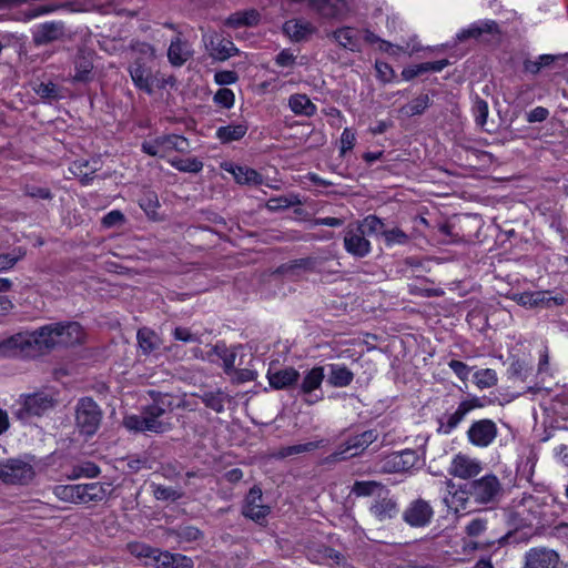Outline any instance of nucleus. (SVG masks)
Masks as SVG:
<instances>
[{
    "instance_id": "obj_1",
    "label": "nucleus",
    "mask_w": 568,
    "mask_h": 568,
    "mask_svg": "<svg viewBox=\"0 0 568 568\" xmlns=\"http://www.w3.org/2000/svg\"><path fill=\"white\" fill-rule=\"evenodd\" d=\"M152 403L142 407L139 415H128L123 418V426L135 433L162 434L173 428L172 412L173 399L169 394L149 390Z\"/></svg>"
},
{
    "instance_id": "obj_2",
    "label": "nucleus",
    "mask_w": 568,
    "mask_h": 568,
    "mask_svg": "<svg viewBox=\"0 0 568 568\" xmlns=\"http://www.w3.org/2000/svg\"><path fill=\"white\" fill-rule=\"evenodd\" d=\"M376 440L377 434L372 429L355 435L348 438L344 444L339 445L334 453L325 457L324 464H334L337 462L346 460L351 457L358 456Z\"/></svg>"
},
{
    "instance_id": "obj_3",
    "label": "nucleus",
    "mask_w": 568,
    "mask_h": 568,
    "mask_svg": "<svg viewBox=\"0 0 568 568\" xmlns=\"http://www.w3.org/2000/svg\"><path fill=\"white\" fill-rule=\"evenodd\" d=\"M102 420V410L90 397L81 398L75 406V425L81 434L92 436Z\"/></svg>"
},
{
    "instance_id": "obj_4",
    "label": "nucleus",
    "mask_w": 568,
    "mask_h": 568,
    "mask_svg": "<svg viewBox=\"0 0 568 568\" xmlns=\"http://www.w3.org/2000/svg\"><path fill=\"white\" fill-rule=\"evenodd\" d=\"M34 477L33 467L19 458L0 460V481L6 485H27Z\"/></svg>"
},
{
    "instance_id": "obj_5",
    "label": "nucleus",
    "mask_w": 568,
    "mask_h": 568,
    "mask_svg": "<svg viewBox=\"0 0 568 568\" xmlns=\"http://www.w3.org/2000/svg\"><path fill=\"white\" fill-rule=\"evenodd\" d=\"M501 484L493 474L485 475L479 479L473 480L468 485L469 497L479 505L495 503L501 495Z\"/></svg>"
},
{
    "instance_id": "obj_6",
    "label": "nucleus",
    "mask_w": 568,
    "mask_h": 568,
    "mask_svg": "<svg viewBox=\"0 0 568 568\" xmlns=\"http://www.w3.org/2000/svg\"><path fill=\"white\" fill-rule=\"evenodd\" d=\"M14 412L17 418L27 420L32 416H41L53 407V399L45 393L21 395Z\"/></svg>"
},
{
    "instance_id": "obj_7",
    "label": "nucleus",
    "mask_w": 568,
    "mask_h": 568,
    "mask_svg": "<svg viewBox=\"0 0 568 568\" xmlns=\"http://www.w3.org/2000/svg\"><path fill=\"white\" fill-rule=\"evenodd\" d=\"M34 357L50 353L60 344L58 324H49L30 332Z\"/></svg>"
},
{
    "instance_id": "obj_8",
    "label": "nucleus",
    "mask_w": 568,
    "mask_h": 568,
    "mask_svg": "<svg viewBox=\"0 0 568 568\" xmlns=\"http://www.w3.org/2000/svg\"><path fill=\"white\" fill-rule=\"evenodd\" d=\"M560 565L559 552L549 547H531L524 555L523 568H560Z\"/></svg>"
},
{
    "instance_id": "obj_9",
    "label": "nucleus",
    "mask_w": 568,
    "mask_h": 568,
    "mask_svg": "<svg viewBox=\"0 0 568 568\" xmlns=\"http://www.w3.org/2000/svg\"><path fill=\"white\" fill-rule=\"evenodd\" d=\"M0 356L34 358L30 332L17 333L1 341Z\"/></svg>"
},
{
    "instance_id": "obj_10",
    "label": "nucleus",
    "mask_w": 568,
    "mask_h": 568,
    "mask_svg": "<svg viewBox=\"0 0 568 568\" xmlns=\"http://www.w3.org/2000/svg\"><path fill=\"white\" fill-rule=\"evenodd\" d=\"M498 428L491 419L474 422L467 430L468 442L479 448L488 447L497 437Z\"/></svg>"
},
{
    "instance_id": "obj_11",
    "label": "nucleus",
    "mask_w": 568,
    "mask_h": 568,
    "mask_svg": "<svg viewBox=\"0 0 568 568\" xmlns=\"http://www.w3.org/2000/svg\"><path fill=\"white\" fill-rule=\"evenodd\" d=\"M417 460L418 457L414 450L396 452L381 460L379 471L383 474L404 473L413 468Z\"/></svg>"
},
{
    "instance_id": "obj_12",
    "label": "nucleus",
    "mask_w": 568,
    "mask_h": 568,
    "mask_svg": "<svg viewBox=\"0 0 568 568\" xmlns=\"http://www.w3.org/2000/svg\"><path fill=\"white\" fill-rule=\"evenodd\" d=\"M434 517V509L430 504L422 498L413 500L404 510L403 519L410 527H425Z\"/></svg>"
},
{
    "instance_id": "obj_13",
    "label": "nucleus",
    "mask_w": 568,
    "mask_h": 568,
    "mask_svg": "<svg viewBox=\"0 0 568 568\" xmlns=\"http://www.w3.org/2000/svg\"><path fill=\"white\" fill-rule=\"evenodd\" d=\"M202 40L210 57L215 60L224 61L239 52L231 40L223 38L216 32L204 33Z\"/></svg>"
},
{
    "instance_id": "obj_14",
    "label": "nucleus",
    "mask_w": 568,
    "mask_h": 568,
    "mask_svg": "<svg viewBox=\"0 0 568 568\" xmlns=\"http://www.w3.org/2000/svg\"><path fill=\"white\" fill-rule=\"evenodd\" d=\"M241 346L229 347L224 342H219L202 356V359L210 363L216 364L219 361L222 362L224 373L231 375L234 371L235 361L237 357V349Z\"/></svg>"
},
{
    "instance_id": "obj_15",
    "label": "nucleus",
    "mask_w": 568,
    "mask_h": 568,
    "mask_svg": "<svg viewBox=\"0 0 568 568\" xmlns=\"http://www.w3.org/2000/svg\"><path fill=\"white\" fill-rule=\"evenodd\" d=\"M481 470L483 465L478 459L462 453L454 456L448 468L449 475L462 479L475 477Z\"/></svg>"
},
{
    "instance_id": "obj_16",
    "label": "nucleus",
    "mask_w": 568,
    "mask_h": 568,
    "mask_svg": "<svg viewBox=\"0 0 568 568\" xmlns=\"http://www.w3.org/2000/svg\"><path fill=\"white\" fill-rule=\"evenodd\" d=\"M242 514L256 523H261L270 514V507L263 504L262 490L258 487L254 486L250 489Z\"/></svg>"
},
{
    "instance_id": "obj_17",
    "label": "nucleus",
    "mask_w": 568,
    "mask_h": 568,
    "mask_svg": "<svg viewBox=\"0 0 568 568\" xmlns=\"http://www.w3.org/2000/svg\"><path fill=\"white\" fill-rule=\"evenodd\" d=\"M130 77L134 85L148 93H153L154 77L151 68H149L142 58H136L133 63L129 67Z\"/></svg>"
},
{
    "instance_id": "obj_18",
    "label": "nucleus",
    "mask_w": 568,
    "mask_h": 568,
    "mask_svg": "<svg viewBox=\"0 0 568 568\" xmlns=\"http://www.w3.org/2000/svg\"><path fill=\"white\" fill-rule=\"evenodd\" d=\"M365 234L356 226L349 227L344 236L345 250L357 257H364L371 252V243Z\"/></svg>"
},
{
    "instance_id": "obj_19",
    "label": "nucleus",
    "mask_w": 568,
    "mask_h": 568,
    "mask_svg": "<svg viewBox=\"0 0 568 568\" xmlns=\"http://www.w3.org/2000/svg\"><path fill=\"white\" fill-rule=\"evenodd\" d=\"M311 7L327 19L342 20L349 11L345 0H311Z\"/></svg>"
},
{
    "instance_id": "obj_20",
    "label": "nucleus",
    "mask_w": 568,
    "mask_h": 568,
    "mask_svg": "<svg viewBox=\"0 0 568 568\" xmlns=\"http://www.w3.org/2000/svg\"><path fill=\"white\" fill-rule=\"evenodd\" d=\"M191 43L182 39L180 33L171 40L168 49V59L173 67H182L193 57Z\"/></svg>"
},
{
    "instance_id": "obj_21",
    "label": "nucleus",
    "mask_w": 568,
    "mask_h": 568,
    "mask_svg": "<svg viewBox=\"0 0 568 568\" xmlns=\"http://www.w3.org/2000/svg\"><path fill=\"white\" fill-rule=\"evenodd\" d=\"M324 377V368L322 366L313 367L305 374L300 385V393L306 396V403L314 404L321 399V397L312 398V393L321 387Z\"/></svg>"
},
{
    "instance_id": "obj_22",
    "label": "nucleus",
    "mask_w": 568,
    "mask_h": 568,
    "mask_svg": "<svg viewBox=\"0 0 568 568\" xmlns=\"http://www.w3.org/2000/svg\"><path fill=\"white\" fill-rule=\"evenodd\" d=\"M64 24L60 21L40 24L33 33V42L43 45L61 39L64 36Z\"/></svg>"
},
{
    "instance_id": "obj_23",
    "label": "nucleus",
    "mask_w": 568,
    "mask_h": 568,
    "mask_svg": "<svg viewBox=\"0 0 568 568\" xmlns=\"http://www.w3.org/2000/svg\"><path fill=\"white\" fill-rule=\"evenodd\" d=\"M516 514L525 521L539 518L542 513V505L539 498L532 495H524L518 501H514Z\"/></svg>"
},
{
    "instance_id": "obj_24",
    "label": "nucleus",
    "mask_w": 568,
    "mask_h": 568,
    "mask_svg": "<svg viewBox=\"0 0 568 568\" xmlns=\"http://www.w3.org/2000/svg\"><path fill=\"white\" fill-rule=\"evenodd\" d=\"M477 405L469 400L462 402L454 413L447 414L440 419L438 430L445 435L450 434Z\"/></svg>"
},
{
    "instance_id": "obj_25",
    "label": "nucleus",
    "mask_w": 568,
    "mask_h": 568,
    "mask_svg": "<svg viewBox=\"0 0 568 568\" xmlns=\"http://www.w3.org/2000/svg\"><path fill=\"white\" fill-rule=\"evenodd\" d=\"M222 169L231 173L239 184L260 185L263 183V176L248 166L226 162L222 164Z\"/></svg>"
},
{
    "instance_id": "obj_26",
    "label": "nucleus",
    "mask_w": 568,
    "mask_h": 568,
    "mask_svg": "<svg viewBox=\"0 0 568 568\" xmlns=\"http://www.w3.org/2000/svg\"><path fill=\"white\" fill-rule=\"evenodd\" d=\"M484 34H489L493 37L499 36L500 30L498 24L494 20H486L479 23H474L467 29H463L459 33H457V40L462 42L469 38L478 39Z\"/></svg>"
},
{
    "instance_id": "obj_27",
    "label": "nucleus",
    "mask_w": 568,
    "mask_h": 568,
    "mask_svg": "<svg viewBox=\"0 0 568 568\" xmlns=\"http://www.w3.org/2000/svg\"><path fill=\"white\" fill-rule=\"evenodd\" d=\"M61 346H73L84 339V332L77 322L57 323Z\"/></svg>"
},
{
    "instance_id": "obj_28",
    "label": "nucleus",
    "mask_w": 568,
    "mask_h": 568,
    "mask_svg": "<svg viewBox=\"0 0 568 568\" xmlns=\"http://www.w3.org/2000/svg\"><path fill=\"white\" fill-rule=\"evenodd\" d=\"M270 385L275 389H285L295 385L300 378V373L293 367H286L276 372H267Z\"/></svg>"
},
{
    "instance_id": "obj_29",
    "label": "nucleus",
    "mask_w": 568,
    "mask_h": 568,
    "mask_svg": "<svg viewBox=\"0 0 568 568\" xmlns=\"http://www.w3.org/2000/svg\"><path fill=\"white\" fill-rule=\"evenodd\" d=\"M160 568H194L192 558L182 554L159 550L156 561Z\"/></svg>"
},
{
    "instance_id": "obj_30",
    "label": "nucleus",
    "mask_w": 568,
    "mask_h": 568,
    "mask_svg": "<svg viewBox=\"0 0 568 568\" xmlns=\"http://www.w3.org/2000/svg\"><path fill=\"white\" fill-rule=\"evenodd\" d=\"M342 48L353 52L361 50L357 31L351 27H343L329 34Z\"/></svg>"
},
{
    "instance_id": "obj_31",
    "label": "nucleus",
    "mask_w": 568,
    "mask_h": 568,
    "mask_svg": "<svg viewBox=\"0 0 568 568\" xmlns=\"http://www.w3.org/2000/svg\"><path fill=\"white\" fill-rule=\"evenodd\" d=\"M312 23L304 20H288L283 26L284 33L294 41L305 40L314 32Z\"/></svg>"
},
{
    "instance_id": "obj_32",
    "label": "nucleus",
    "mask_w": 568,
    "mask_h": 568,
    "mask_svg": "<svg viewBox=\"0 0 568 568\" xmlns=\"http://www.w3.org/2000/svg\"><path fill=\"white\" fill-rule=\"evenodd\" d=\"M109 487L101 483L81 484V504L102 501L109 494Z\"/></svg>"
},
{
    "instance_id": "obj_33",
    "label": "nucleus",
    "mask_w": 568,
    "mask_h": 568,
    "mask_svg": "<svg viewBox=\"0 0 568 568\" xmlns=\"http://www.w3.org/2000/svg\"><path fill=\"white\" fill-rule=\"evenodd\" d=\"M288 106L296 115L312 116L316 113V105L306 94L296 93L290 97Z\"/></svg>"
},
{
    "instance_id": "obj_34",
    "label": "nucleus",
    "mask_w": 568,
    "mask_h": 568,
    "mask_svg": "<svg viewBox=\"0 0 568 568\" xmlns=\"http://www.w3.org/2000/svg\"><path fill=\"white\" fill-rule=\"evenodd\" d=\"M371 513L379 521L392 519L398 513L397 503L392 498L378 499L372 505Z\"/></svg>"
},
{
    "instance_id": "obj_35",
    "label": "nucleus",
    "mask_w": 568,
    "mask_h": 568,
    "mask_svg": "<svg viewBox=\"0 0 568 568\" xmlns=\"http://www.w3.org/2000/svg\"><path fill=\"white\" fill-rule=\"evenodd\" d=\"M354 379V374L343 365H329V374L327 382L334 387H346Z\"/></svg>"
},
{
    "instance_id": "obj_36",
    "label": "nucleus",
    "mask_w": 568,
    "mask_h": 568,
    "mask_svg": "<svg viewBox=\"0 0 568 568\" xmlns=\"http://www.w3.org/2000/svg\"><path fill=\"white\" fill-rule=\"evenodd\" d=\"M138 343L143 354H151L160 347L159 336L151 329L143 327L138 331Z\"/></svg>"
},
{
    "instance_id": "obj_37",
    "label": "nucleus",
    "mask_w": 568,
    "mask_h": 568,
    "mask_svg": "<svg viewBox=\"0 0 568 568\" xmlns=\"http://www.w3.org/2000/svg\"><path fill=\"white\" fill-rule=\"evenodd\" d=\"M247 132V125L245 124H231L221 126L216 131V136L223 142L229 143L242 139Z\"/></svg>"
},
{
    "instance_id": "obj_38",
    "label": "nucleus",
    "mask_w": 568,
    "mask_h": 568,
    "mask_svg": "<svg viewBox=\"0 0 568 568\" xmlns=\"http://www.w3.org/2000/svg\"><path fill=\"white\" fill-rule=\"evenodd\" d=\"M81 484L59 485L54 488V495L62 501L81 504Z\"/></svg>"
},
{
    "instance_id": "obj_39",
    "label": "nucleus",
    "mask_w": 568,
    "mask_h": 568,
    "mask_svg": "<svg viewBox=\"0 0 568 568\" xmlns=\"http://www.w3.org/2000/svg\"><path fill=\"white\" fill-rule=\"evenodd\" d=\"M430 99L427 94H420L400 108V113L406 116L419 115L429 106Z\"/></svg>"
},
{
    "instance_id": "obj_40",
    "label": "nucleus",
    "mask_w": 568,
    "mask_h": 568,
    "mask_svg": "<svg viewBox=\"0 0 568 568\" xmlns=\"http://www.w3.org/2000/svg\"><path fill=\"white\" fill-rule=\"evenodd\" d=\"M562 57L564 55L541 54L537 60H526L524 62V69L531 74H537L542 68L550 67Z\"/></svg>"
},
{
    "instance_id": "obj_41",
    "label": "nucleus",
    "mask_w": 568,
    "mask_h": 568,
    "mask_svg": "<svg viewBox=\"0 0 568 568\" xmlns=\"http://www.w3.org/2000/svg\"><path fill=\"white\" fill-rule=\"evenodd\" d=\"M322 443H323V440H318V442H308L305 444H297V445L282 447L278 450L277 456L280 458H285V457H290L293 455L308 453V452L320 448L322 446Z\"/></svg>"
},
{
    "instance_id": "obj_42",
    "label": "nucleus",
    "mask_w": 568,
    "mask_h": 568,
    "mask_svg": "<svg viewBox=\"0 0 568 568\" xmlns=\"http://www.w3.org/2000/svg\"><path fill=\"white\" fill-rule=\"evenodd\" d=\"M514 300L521 306H542L546 301V292H525L521 294H515Z\"/></svg>"
},
{
    "instance_id": "obj_43",
    "label": "nucleus",
    "mask_w": 568,
    "mask_h": 568,
    "mask_svg": "<svg viewBox=\"0 0 568 568\" xmlns=\"http://www.w3.org/2000/svg\"><path fill=\"white\" fill-rule=\"evenodd\" d=\"M357 227L365 235L381 234L383 236V231H385V225L381 219L375 215L366 216Z\"/></svg>"
},
{
    "instance_id": "obj_44",
    "label": "nucleus",
    "mask_w": 568,
    "mask_h": 568,
    "mask_svg": "<svg viewBox=\"0 0 568 568\" xmlns=\"http://www.w3.org/2000/svg\"><path fill=\"white\" fill-rule=\"evenodd\" d=\"M152 493L158 500L162 501H175L183 496L180 489L155 484H152Z\"/></svg>"
},
{
    "instance_id": "obj_45",
    "label": "nucleus",
    "mask_w": 568,
    "mask_h": 568,
    "mask_svg": "<svg viewBox=\"0 0 568 568\" xmlns=\"http://www.w3.org/2000/svg\"><path fill=\"white\" fill-rule=\"evenodd\" d=\"M160 143H162L164 152L172 150L184 152L189 148L187 140L176 134L161 136Z\"/></svg>"
},
{
    "instance_id": "obj_46",
    "label": "nucleus",
    "mask_w": 568,
    "mask_h": 568,
    "mask_svg": "<svg viewBox=\"0 0 568 568\" xmlns=\"http://www.w3.org/2000/svg\"><path fill=\"white\" fill-rule=\"evenodd\" d=\"M172 166L181 172L197 173L202 170L203 163L196 158L180 159L175 158L171 160Z\"/></svg>"
},
{
    "instance_id": "obj_47",
    "label": "nucleus",
    "mask_w": 568,
    "mask_h": 568,
    "mask_svg": "<svg viewBox=\"0 0 568 568\" xmlns=\"http://www.w3.org/2000/svg\"><path fill=\"white\" fill-rule=\"evenodd\" d=\"M497 381L496 372L490 368L480 369L474 374V382L481 389L495 386Z\"/></svg>"
},
{
    "instance_id": "obj_48",
    "label": "nucleus",
    "mask_w": 568,
    "mask_h": 568,
    "mask_svg": "<svg viewBox=\"0 0 568 568\" xmlns=\"http://www.w3.org/2000/svg\"><path fill=\"white\" fill-rule=\"evenodd\" d=\"M129 551L136 558H152L156 561V557L159 554L158 548H153L146 544L142 542H131L128 545Z\"/></svg>"
},
{
    "instance_id": "obj_49",
    "label": "nucleus",
    "mask_w": 568,
    "mask_h": 568,
    "mask_svg": "<svg viewBox=\"0 0 568 568\" xmlns=\"http://www.w3.org/2000/svg\"><path fill=\"white\" fill-rule=\"evenodd\" d=\"M383 237L387 246L404 245L408 242V235L398 227L383 231Z\"/></svg>"
},
{
    "instance_id": "obj_50",
    "label": "nucleus",
    "mask_w": 568,
    "mask_h": 568,
    "mask_svg": "<svg viewBox=\"0 0 568 568\" xmlns=\"http://www.w3.org/2000/svg\"><path fill=\"white\" fill-rule=\"evenodd\" d=\"M72 172L81 179L83 184H88L93 179L95 168H91L87 161H75L71 168Z\"/></svg>"
},
{
    "instance_id": "obj_51",
    "label": "nucleus",
    "mask_w": 568,
    "mask_h": 568,
    "mask_svg": "<svg viewBox=\"0 0 568 568\" xmlns=\"http://www.w3.org/2000/svg\"><path fill=\"white\" fill-rule=\"evenodd\" d=\"M100 474V468L91 462H85L81 465H78L73 468L71 478H80V477H87V478H94Z\"/></svg>"
},
{
    "instance_id": "obj_52",
    "label": "nucleus",
    "mask_w": 568,
    "mask_h": 568,
    "mask_svg": "<svg viewBox=\"0 0 568 568\" xmlns=\"http://www.w3.org/2000/svg\"><path fill=\"white\" fill-rule=\"evenodd\" d=\"M173 534L179 538V541L182 542H192L202 537V532L193 526L179 527Z\"/></svg>"
},
{
    "instance_id": "obj_53",
    "label": "nucleus",
    "mask_w": 568,
    "mask_h": 568,
    "mask_svg": "<svg viewBox=\"0 0 568 568\" xmlns=\"http://www.w3.org/2000/svg\"><path fill=\"white\" fill-rule=\"evenodd\" d=\"M93 65L89 59L85 57H78L75 60V74L74 80L77 81H87L89 79V74L91 73Z\"/></svg>"
},
{
    "instance_id": "obj_54",
    "label": "nucleus",
    "mask_w": 568,
    "mask_h": 568,
    "mask_svg": "<svg viewBox=\"0 0 568 568\" xmlns=\"http://www.w3.org/2000/svg\"><path fill=\"white\" fill-rule=\"evenodd\" d=\"M382 485L375 480L355 481L352 487V493L356 496H371Z\"/></svg>"
},
{
    "instance_id": "obj_55",
    "label": "nucleus",
    "mask_w": 568,
    "mask_h": 568,
    "mask_svg": "<svg viewBox=\"0 0 568 568\" xmlns=\"http://www.w3.org/2000/svg\"><path fill=\"white\" fill-rule=\"evenodd\" d=\"M202 400L209 408L213 409L216 413H221L224 410V397L223 394L217 393H205L202 396Z\"/></svg>"
},
{
    "instance_id": "obj_56",
    "label": "nucleus",
    "mask_w": 568,
    "mask_h": 568,
    "mask_svg": "<svg viewBox=\"0 0 568 568\" xmlns=\"http://www.w3.org/2000/svg\"><path fill=\"white\" fill-rule=\"evenodd\" d=\"M315 266H316L315 258L305 257V258H300V260L293 261L291 264L283 265L278 268V271L280 272H288V271L294 272L296 268H301L304 271H311V270L315 268Z\"/></svg>"
},
{
    "instance_id": "obj_57",
    "label": "nucleus",
    "mask_w": 568,
    "mask_h": 568,
    "mask_svg": "<svg viewBox=\"0 0 568 568\" xmlns=\"http://www.w3.org/2000/svg\"><path fill=\"white\" fill-rule=\"evenodd\" d=\"M141 209L149 215L154 216L159 207L158 196L153 192L145 193L139 201Z\"/></svg>"
},
{
    "instance_id": "obj_58",
    "label": "nucleus",
    "mask_w": 568,
    "mask_h": 568,
    "mask_svg": "<svg viewBox=\"0 0 568 568\" xmlns=\"http://www.w3.org/2000/svg\"><path fill=\"white\" fill-rule=\"evenodd\" d=\"M487 529V520L484 518H474L465 527V532L469 537H479Z\"/></svg>"
},
{
    "instance_id": "obj_59",
    "label": "nucleus",
    "mask_w": 568,
    "mask_h": 568,
    "mask_svg": "<svg viewBox=\"0 0 568 568\" xmlns=\"http://www.w3.org/2000/svg\"><path fill=\"white\" fill-rule=\"evenodd\" d=\"M22 256L23 253L21 250H18V252L13 251L12 253L0 254V272L12 268L16 263L22 258Z\"/></svg>"
},
{
    "instance_id": "obj_60",
    "label": "nucleus",
    "mask_w": 568,
    "mask_h": 568,
    "mask_svg": "<svg viewBox=\"0 0 568 568\" xmlns=\"http://www.w3.org/2000/svg\"><path fill=\"white\" fill-rule=\"evenodd\" d=\"M230 376L233 383L242 384L245 382L254 381L256 378V373L248 368L236 369L234 367V371L231 373Z\"/></svg>"
},
{
    "instance_id": "obj_61",
    "label": "nucleus",
    "mask_w": 568,
    "mask_h": 568,
    "mask_svg": "<svg viewBox=\"0 0 568 568\" xmlns=\"http://www.w3.org/2000/svg\"><path fill=\"white\" fill-rule=\"evenodd\" d=\"M475 119L478 125L484 126L488 116V104L486 101L478 99L474 105Z\"/></svg>"
},
{
    "instance_id": "obj_62",
    "label": "nucleus",
    "mask_w": 568,
    "mask_h": 568,
    "mask_svg": "<svg viewBox=\"0 0 568 568\" xmlns=\"http://www.w3.org/2000/svg\"><path fill=\"white\" fill-rule=\"evenodd\" d=\"M214 101L221 106L231 108L234 103V93L226 88L220 89L214 95Z\"/></svg>"
},
{
    "instance_id": "obj_63",
    "label": "nucleus",
    "mask_w": 568,
    "mask_h": 568,
    "mask_svg": "<svg viewBox=\"0 0 568 568\" xmlns=\"http://www.w3.org/2000/svg\"><path fill=\"white\" fill-rule=\"evenodd\" d=\"M36 92L38 95H40L42 99H48V100H52V99H55L58 98V88L54 83L52 82H49V83H40L37 88H36Z\"/></svg>"
},
{
    "instance_id": "obj_64",
    "label": "nucleus",
    "mask_w": 568,
    "mask_h": 568,
    "mask_svg": "<svg viewBox=\"0 0 568 568\" xmlns=\"http://www.w3.org/2000/svg\"><path fill=\"white\" fill-rule=\"evenodd\" d=\"M508 372L511 376L525 381L527 378L528 367L524 361L515 359L511 362Z\"/></svg>"
}]
</instances>
